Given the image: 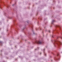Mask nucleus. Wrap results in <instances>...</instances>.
<instances>
[{"instance_id":"1","label":"nucleus","mask_w":62,"mask_h":62,"mask_svg":"<svg viewBox=\"0 0 62 62\" xmlns=\"http://www.w3.org/2000/svg\"><path fill=\"white\" fill-rule=\"evenodd\" d=\"M36 43L39 44H41V43H42V42L40 41H36Z\"/></svg>"},{"instance_id":"2","label":"nucleus","mask_w":62,"mask_h":62,"mask_svg":"<svg viewBox=\"0 0 62 62\" xmlns=\"http://www.w3.org/2000/svg\"><path fill=\"white\" fill-rule=\"evenodd\" d=\"M56 44L58 45H61L62 43L58 41L57 43H56Z\"/></svg>"},{"instance_id":"3","label":"nucleus","mask_w":62,"mask_h":62,"mask_svg":"<svg viewBox=\"0 0 62 62\" xmlns=\"http://www.w3.org/2000/svg\"><path fill=\"white\" fill-rule=\"evenodd\" d=\"M2 44V42L1 41H0V45Z\"/></svg>"},{"instance_id":"4","label":"nucleus","mask_w":62,"mask_h":62,"mask_svg":"<svg viewBox=\"0 0 62 62\" xmlns=\"http://www.w3.org/2000/svg\"><path fill=\"white\" fill-rule=\"evenodd\" d=\"M55 21H54V20H53L52 21V22H54Z\"/></svg>"},{"instance_id":"5","label":"nucleus","mask_w":62,"mask_h":62,"mask_svg":"<svg viewBox=\"0 0 62 62\" xmlns=\"http://www.w3.org/2000/svg\"><path fill=\"white\" fill-rule=\"evenodd\" d=\"M14 5V4L13 5H12L13 6Z\"/></svg>"},{"instance_id":"6","label":"nucleus","mask_w":62,"mask_h":62,"mask_svg":"<svg viewBox=\"0 0 62 62\" xmlns=\"http://www.w3.org/2000/svg\"><path fill=\"white\" fill-rule=\"evenodd\" d=\"M49 33H50V31H49Z\"/></svg>"},{"instance_id":"7","label":"nucleus","mask_w":62,"mask_h":62,"mask_svg":"<svg viewBox=\"0 0 62 62\" xmlns=\"http://www.w3.org/2000/svg\"><path fill=\"white\" fill-rule=\"evenodd\" d=\"M58 27H60V26H58Z\"/></svg>"},{"instance_id":"8","label":"nucleus","mask_w":62,"mask_h":62,"mask_svg":"<svg viewBox=\"0 0 62 62\" xmlns=\"http://www.w3.org/2000/svg\"><path fill=\"white\" fill-rule=\"evenodd\" d=\"M35 50H36V49H35Z\"/></svg>"},{"instance_id":"9","label":"nucleus","mask_w":62,"mask_h":62,"mask_svg":"<svg viewBox=\"0 0 62 62\" xmlns=\"http://www.w3.org/2000/svg\"><path fill=\"white\" fill-rule=\"evenodd\" d=\"M45 55H46V54H45Z\"/></svg>"},{"instance_id":"10","label":"nucleus","mask_w":62,"mask_h":62,"mask_svg":"<svg viewBox=\"0 0 62 62\" xmlns=\"http://www.w3.org/2000/svg\"><path fill=\"white\" fill-rule=\"evenodd\" d=\"M45 50V49H44V50Z\"/></svg>"},{"instance_id":"11","label":"nucleus","mask_w":62,"mask_h":62,"mask_svg":"<svg viewBox=\"0 0 62 62\" xmlns=\"http://www.w3.org/2000/svg\"><path fill=\"white\" fill-rule=\"evenodd\" d=\"M52 24H53V23H52Z\"/></svg>"}]
</instances>
